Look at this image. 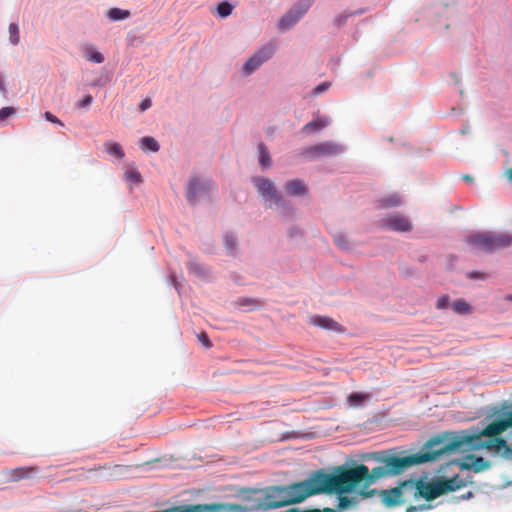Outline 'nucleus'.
I'll return each instance as SVG.
<instances>
[{
  "label": "nucleus",
  "instance_id": "nucleus-39",
  "mask_svg": "<svg viewBox=\"0 0 512 512\" xmlns=\"http://www.w3.org/2000/svg\"><path fill=\"white\" fill-rule=\"evenodd\" d=\"M44 117L49 122L63 126L62 121L60 119H58L55 115H53L51 112H45Z\"/></svg>",
  "mask_w": 512,
  "mask_h": 512
},
{
  "label": "nucleus",
  "instance_id": "nucleus-49",
  "mask_svg": "<svg viewBox=\"0 0 512 512\" xmlns=\"http://www.w3.org/2000/svg\"><path fill=\"white\" fill-rule=\"evenodd\" d=\"M190 269H191V270H193V271H195V272H196V271H198V267H197V265H196V264H194V263H191V264H190Z\"/></svg>",
  "mask_w": 512,
  "mask_h": 512
},
{
  "label": "nucleus",
  "instance_id": "nucleus-10",
  "mask_svg": "<svg viewBox=\"0 0 512 512\" xmlns=\"http://www.w3.org/2000/svg\"><path fill=\"white\" fill-rule=\"evenodd\" d=\"M254 184L259 194L265 200H272L275 204H280L283 202V197L270 179L256 178L254 179Z\"/></svg>",
  "mask_w": 512,
  "mask_h": 512
},
{
  "label": "nucleus",
  "instance_id": "nucleus-42",
  "mask_svg": "<svg viewBox=\"0 0 512 512\" xmlns=\"http://www.w3.org/2000/svg\"><path fill=\"white\" fill-rule=\"evenodd\" d=\"M468 277L471 279H486L487 275L482 272H470Z\"/></svg>",
  "mask_w": 512,
  "mask_h": 512
},
{
  "label": "nucleus",
  "instance_id": "nucleus-45",
  "mask_svg": "<svg viewBox=\"0 0 512 512\" xmlns=\"http://www.w3.org/2000/svg\"><path fill=\"white\" fill-rule=\"evenodd\" d=\"M347 19V15H339L335 18V22L338 24V25H341L343 24Z\"/></svg>",
  "mask_w": 512,
  "mask_h": 512
},
{
  "label": "nucleus",
  "instance_id": "nucleus-44",
  "mask_svg": "<svg viewBox=\"0 0 512 512\" xmlns=\"http://www.w3.org/2000/svg\"><path fill=\"white\" fill-rule=\"evenodd\" d=\"M311 511H316V512H340V510H338V508H324L323 510H320V509H311Z\"/></svg>",
  "mask_w": 512,
  "mask_h": 512
},
{
  "label": "nucleus",
  "instance_id": "nucleus-13",
  "mask_svg": "<svg viewBox=\"0 0 512 512\" xmlns=\"http://www.w3.org/2000/svg\"><path fill=\"white\" fill-rule=\"evenodd\" d=\"M409 490V487L402 486V483L391 489L380 490L379 495L382 503L386 507H396L403 503V491Z\"/></svg>",
  "mask_w": 512,
  "mask_h": 512
},
{
  "label": "nucleus",
  "instance_id": "nucleus-41",
  "mask_svg": "<svg viewBox=\"0 0 512 512\" xmlns=\"http://www.w3.org/2000/svg\"><path fill=\"white\" fill-rule=\"evenodd\" d=\"M151 105H152L151 100L146 98V99L142 100V102L140 103L139 109H140V111L143 112V111L147 110L148 108H150Z\"/></svg>",
  "mask_w": 512,
  "mask_h": 512
},
{
  "label": "nucleus",
  "instance_id": "nucleus-38",
  "mask_svg": "<svg viewBox=\"0 0 512 512\" xmlns=\"http://www.w3.org/2000/svg\"><path fill=\"white\" fill-rule=\"evenodd\" d=\"M329 87H330V84L328 82L321 83L313 89V94L319 95V94L323 93L324 91H326Z\"/></svg>",
  "mask_w": 512,
  "mask_h": 512
},
{
  "label": "nucleus",
  "instance_id": "nucleus-15",
  "mask_svg": "<svg viewBox=\"0 0 512 512\" xmlns=\"http://www.w3.org/2000/svg\"><path fill=\"white\" fill-rule=\"evenodd\" d=\"M211 187L210 181H200L197 178L190 179L186 188V197L192 204L195 203L198 195L205 194Z\"/></svg>",
  "mask_w": 512,
  "mask_h": 512
},
{
  "label": "nucleus",
  "instance_id": "nucleus-32",
  "mask_svg": "<svg viewBox=\"0 0 512 512\" xmlns=\"http://www.w3.org/2000/svg\"><path fill=\"white\" fill-rule=\"evenodd\" d=\"M16 113L15 108L7 106L0 109V122L5 121L8 117Z\"/></svg>",
  "mask_w": 512,
  "mask_h": 512
},
{
  "label": "nucleus",
  "instance_id": "nucleus-43",
  "mask_svg": "<svg viewBox=\"0 0 512 512\" xmlns=\"http://www.w3.org/2000/svg\"><path fill=\"white\" fill-rule=\"evenodd\" d=\"M502 456H504L505 458H508V459H512V448L509 447L507 444L502 452Z\"/></svg>",
  "mask_w": 512,
  "mask_h": 512
},
{
  "label": "nucleus",
  "instance_id": "nucleus-50",
  "mask_svg": "<svg viewBox=\"0 0 512 512\" xmlns=\"http://www.w3.org/2000/svg\"><path fill=\"white\" fill-rule=\"evenodd\" d=\"M505 299L512 302V294H508Z\"/></svg>",
  "mask_w": 512,
  "mask_h": 512
},
{
  "label": "nucleus",
  "instance_id": "nucleus-48",
  "mask_svg": "<svg viewBox=\"0 0 512 512\" xmlns=\"http://www.w3.org/2000/svg\"><path fill=\"white\" fill-rule=\"evenodd\" d=\"M506 174H507L509 181L512 182V168L507 170Z\"/></svg>",
  "mask_w": 512,
  "mask_h": 512
},
{
  "label": "nucleus",
  "instance_id": "nucleus-5",
  "mask_svg": "<svg viewBox=\"0 0 512 512\" xmlns=\"http://www.w3.org/2000/svg\"><path fill=\"white\" fill-rule=\"evenodd\" d=\"M474 250L492 252L512 244V235L506 233L477 232L466 238Z\"/></svg>",
  "mask_w": 512,
  "mask_h": 512
},
{
  "label": "nucleus",
  "instance_id": "nucleus-24",
  "mask_svg": "<svg viewBox=\"0 0 512 512\" xmlns=\"http://www.w3.org/2000/svg\"><path fill=\"white\" fill-rule=\"evenodd\" d=\"M108 16L112 20H124L130 17L128 10H122L120 8H112L108 11Z\"/></svg>",
  "mask_w": 512,
  "mask_h": 512
},
{
  "label": "nucleus",
  "instance_id": "nucleus-27",
  "mask_svg": "<svg viewBox=\"0 0 512 512\" xmlns=\"http://www.w3.org/2000/svg\"><path fill=\"white\" fill-rule=\"evenodd\" d=\"M85 56H86L87 60L94 62V63H102L104 61L103 55L100 52L95 51L91 47L86 49Z\"/></svg>",
  "mask_w": 512,
  "mask_h": 512
},
{
  "label": "nucleus",
  "instance_id": "nucleus-12",
  "mask_svg": "<svg viewBox=\"0 0 512 512\" xmlns=\"http://www.w3.org/2000/svg\"><path fill=\"white\" fill-rule=\"evenodd\" d=\"M509 428H512V410L504 412L502 418H497L488 424L482 434L486 436L500 435Z\"/></svg>",
  "mask_w": 512,
  "mask_h": 512
},
{
  "label": "nucleus",
  "instance_id": "nucleus-22",
  "mask_svg": "<svg viewBox=\"0 0 512 512\" xmlns=\"http://www.w3.org/2000/svg\"><path fill=\"white\" fill-rule=\"evenodd\" d=\"M401 204V198L397 194H392L387 197H384L380 200V206L382 208H392L397 207Z\"/></svg>",
  "mask_w": 512,
  "mask_h": 512
},
{
  "label": "nucleus",
  "instance_id": "nucleus-6",
  "mask_svg": "<svg viewBox=\"0 0 512 512\" xmlns=\"http://www.w3.org/2000/svg\"><path fill=\"white\" fill-rule=\"evenodd\" d=\"M359 486H361V489L357 490V491H356L357 487H353L351 490H348V491L332 490V491H322V493L337 494V496H338L337 497V499H338L337 508H338V510H340V512H342V511H346V510L355 508L359 504L360 498H362V499L369 498L377 492V490H375V489L367 490V488H364L363 484H360Z\"/></svg>",
  "mask_w": 512,
  "mask_h": 512
},
{
  "label": "nucleus",
  "instance_id": "nucleus-47",
  "mask_svg": "<svg viewBox=\"0 0 512 512\" xmlns=\"http://www.w3.org/2000/svg\"><path fill=\"white\" fill-rule=\"evenodd\" d=\"M462 179L468 183L473 182V177L471 175L465 174L462 176Z\"/></svg>",
  "mask_w": 512,
  "mask_h": 512
},
{
  "label": "nucleus",
  "instance_id": "nucleus-26",
  "mask_svg": "<svg viewBox=\"0 0 512 512\" xmlns=\"http://www.w3.org/2000/svg\"><path fill=\"white\" fill-rule=\"evenodd\" d=\"M368 397V394L351 393L347 397V401L350 404V406L357 407L360 406Z\"/></svg>",
  "mask_w": 512,
  "mask_h": 512
},
{
  "label": "nucleus",
  "instance_id": "nucleus-19",
  "mask_svg": "<svg viewBox=\"0 0 512 512\" xmlns=\"http://www.w3.org/2000/svg\"><path fill=\"white\" fill-rule=\"evenodd\" d=\"M438 483L443 494L455 491L465 486V482L458 476L452 477L450 479L438 480Z\"/></svg>",
  "mask_w": 512,
  "mask_h": 512
},
{
  "label": "nucleus",
  "instance_id": "nucleus-28",
  "mask_svg": "<svg viewBox=\"0 0 512 512\" xmlns=\"http://www.w3.org/2000/svg\"><path fill=\"white\" fill-rule=\"evenodd\" d=\"M259 162L262 166L270 165V155L264 144H259Z\"/></svg>",
  "mask_w": 512,
  "mask_h": 512
},
{
  "label": "nucleus",
  "instance_id": "nucleus-31",
  "mask_svg": "<svg viewBox=\"0 0 512 512\" xmlns=\"http://www.w3.org/2000/svg\"><path fill=\"white\" fill-rule=\"evenodd\" d=\"M125 179L129 182L139 183L141 182V175L135 169H129L125 172Z\"/></svg>",
  "mask_w": 512,
  "mask_h": 512
},
{
  "label": "nucleus",
  "instance_id": "nucleus-23",
  "mask_svg": "<svg viewBox=\"0 0 512 512\" xmlns=\"http://www.w3.org/2000/svg\"><path fill=\"white\" fill-rule=\"evenodd\" d=\"M452 309L457 314H466L471 311L470 305L463 299H458L453 302Z\"/></svg>",
  "mask_w": 512,
  "mask_h": 512
},
{
  "label": "nucleus",
  "instance_id": "nucleus-29",
  "mask_svg": "<svg viewBox=\"0 0 512 512\" xmlns=\"http://www.w3.org/2000/svg\"><path fill=\"white\" fill-rule=\"evenodd\" d=\"M9 40L13 45H17L20 41L19 27L16 23L9 25Z\"/></svg>",
  "mask_w": 512,
  "mask_h": 512
},
{
  "label": "nucleus",
  "instance_id": "nucleus-1",
  "mask_svg": "<svg viewBox=\"0 0 512 512\" xmlns=\"http://www.w3.org/2000/svg\"><path fill=\"white\" fill-rule=\"evenodd\" d=\"M458 445V442L442 444V439L437 436L430 439L424 449L417 454L401 455L392 449L366 454L363 459L373 461L375 466L371 470L364 464L354 467L345 465L336 467L331 473L335 490L348 491L353 487H359L360 484H363L364 488H368L380 479L402 474L413 465L434 461Z\"/></svg>",
  "mask_w": 512,
  "mask_h": 512
},
{
  "label": "nucleus",
  "instance_id": "nucleus-30",
  "mask_svg": "<svg viewBox=\"0 0 512 512\" xmlns=\"http://www.w3.org/2000/svg\"><path fill=\"white\" fill-rule=\"evenodd\" d=\"M232 9H233L232 5L228 2H221L217 6V12L221 17L229 16L232 12Z\"/></svg>",
  "mask_w": 512,
  "mask_h": 512
},
{
  "label": "nucleus",
  "instance_id": "nucleus-18",
  "mask_svg": "<svg viewBox=\"0 0 512 512\" xmlns=\"http://www.w3.org/2000/svg\"><path fill=\"white\" fill-rule=\"evenodd\" d=\"M284 189L290 196H304L308 188L306 184L300 179H292L285 183Z\"/></svg>",
  "mask_w": 512,
  "mask_h": 512
},
{
  "label": "nucleus",
  "instance_id": "nucleus-35",
  "mask_svg": "<svg viewBox=\"0 0 512 512\" xmlns=\"http://www.w3.org/2000/svg\"><path fill=\"white\" fill-rule=\"evenodd\" d=\"M197 338L199 342L206 348H210L212 346V343L208 337V335L205 332H202L197 335Z\"/></svg>",
  "mask_w": 512,
  "mask_h": 512
},
{
  "label": "nucleus",
  "instance_id": "nucleus-36",
  "mask_svg": "<svg viewBox=\"0 0 512 512\" xmlns=\"http://www.w3.org/2000/svg\"><path fill=\"white\" fill-rule=\"evenodd\" d=\"M449 304V297L447 295L441 296L436 302L437 309H445Z\"/></svg>",
  "mask_w": 512,
  "mask_h": 512
},
{
  "label": "nucleus",
  "instance_id": "nucleus-17",
  "mask_svg": "<svg viewBox=\"0 0 512 512\" xmlns=\"http://www.w3.org/2000/svg\"><path fill=\"white\" fill-rule=\"evenodd\" d=\"M309 323L314 326L320 327L322 329L334 331V332H338V333H342L345 330L341 324H339L334 319L327 317V316H319V315L312 316L309 320Z\"/></svg>",
  "mask_w": 512,
  "mask_h": 512
},
{
  "label": "nucleus",
  "instance_id": "nucleus-11",
  "mask_svg": "<svg viewBox=\"0 0 512 512\" xmlns=\"http://www.w3.org/2000/svg\"><path fill=\"white\" fill-rule=\"evenodd\" d=\"M380 225L395 232H409L413 227L410 219L400 214H391L381 219Z\"/></svg>",
  "mask_w": 512,
  "mask_h": 512
},
{
  "label": "nucleus",
  "instance_id": "nucleus-34",
  "mask_svg": "<svg viewBox=\"0 0 512 512\" xmlns=\"http://www.w3.org/2000/svg\"><path fill=\"white\" fill-rule=\"evenodd\" d=\"M224 245L229 251H234L236 247L235 239L232 235H225L224 237Z\"/></svg>",
  "mask_w": 512,
  "mask_h": 512
},
{
  "label": "nucleus",
  "instance_id": "nucleus-20",
  "mask_svg": "<svg viewBox=\"0 0 512 512\" xmlns=\"http://www.w3.org/2000/svg\"><path fill=\"white\" fill-rule=\"evenodd\" d=\"M329 124V120L326 118H320L310 121L303 127V131L307 133H314L325 128Z\"/></svg>",
  "mask_w": 512,
  "mask_h": 512
},
{
  "label": "nucleus",
  "instance_id": "nucleus-40",
  "mask_svg": "<svg viewBox=\"0 0 512 512\" xmlns=\"http://www.w3.org/2000/svg\"><path fill=\"white\" fill-rule=\"evenodd\" d=\"M481 462H483L482 458H476L471 463L461 462L459 465L462 469H471V468L475 467L476 464L481 463Z\"/></svg>",
  "mask_w": 512,
  "mask_h": 512
},
{
  "label": "nucleus",
  "instance_id": "nucleus-37",
  "mask_svg": "<svg viewBox=\"0 0 512 512\" xmlns=\"http://www.w3.org/2000/svg\"><path fill=\"white\" fill-rule=\"evenodd\" d=\"M92 102H93V97L91 95H87L82 100L77 102V106L79 108H86V107H89Z\"/></svg>",
  "mask_w": 512,
  "mask_h": 512
},
{
  "label": "nucleus",
  "instance_id": "nucleus-16",
  "mask_svg": "<svg viewBox=\"0 0 512 512\" xmlns=\"http://www.w3.org/2000/svg\"><path fill=\"white\" fill-rule=\"evenodd\" d=\"M38 467L34 466H25L18 467L14 469H6L3 474L7 477L8 482H18L23 479H29L35 476L38 473Z\"/></svg>",
  "mask_w": 512,
  "mask_h": 512
},
{
  "label": "nucleus",
  "instance_id": "nucleus-3",
  "mask_svg": "<svg viewBox=\"0 0 512 512\" xmlns=\"http://www.w3.org/2000/svg\"><path fill=\"white\" fill-rule=\"evenodd\" d=\"M263 489L243 488L237 497L241 503H211L180 505L181 512H250L265 510Z\"/></svg>",
  "mask_w": 512,
  "mask_h": 512
},
{
  "label": "nucleus",
  "instance_id": "nucleus-25",
  "mask_svg": "<svg viewBox=\"0 0 512 512\" xmlns=\"http://www.w3.org/2000/svg\"><path fill=\"white\" fill-rule=\"evenodd\" d=\"M104 146L109 154L114 155L119 159L124 157L122 147L118 143L106 142Z\"/></svg>",
  "mask_w": 512,
  "mask_h": 512
},
{
  "label": "nucleus",
  "instance_id": "nucleus-33",
  "mask_svg": "<svg viewBox=\"0 0 512 512\" xmlns=\"http://www.w3.org/2000/svg\"><path fill=\"white\" fill-rule=\"evenodd\" d=\"M334 242L341 249H347L349 246V242L344 235H335Z\"/></svg>",
  "mask_w": 512,
  "mask_h": 512
},
{
  "label": "nucleus",
  "instance_id": "nucleus-14",
  "mask_svg": "<svg viewBox=\"0 0 512 512\" xmlns=\"http://www.w3.org/2000/svg\"><path fill=\"white\" fill-rule=\"evenodd\" d=\"M342 147L333 142H323L311 146L305 150V154L315 157L335 156L342 152Z\"/></svg>",
  "mask_w": 512,
  "mask_h": 512
},
{
  "label": "nucleus",
  "instance_id": "nucleus-4",
  "mask_svg": "<svg viewBox=\"0 0 512 512\" xmlns=\"http://www.w3.org/2000/svg\"><path fill=\"white\" fill-rule=\"evenodd\" d=\"M482 432L483 430L475 434L454 435L449 441L445 442V444H454L458 442L459 445L453 449H449L447 453L455 450L464 451L466 450L464 446L485 447L488 450H493L495 452L502 453L504 448L506 447V440L501 437H498L499 435L486 436L483 435ZM442 444H444L443 441Z\"/></svg>",
  "mask_w": 512,
  "mask_h": 512
},
{
  "label": "nucleus",
  "instance_id": "nucleus-7",
  "mask_svg": "<svg viewBox=\"0 0 512 512\" xmlns=\"http://www.w3.org/2000/svg\"><path fill=\"white\" fill-rule=\"evenodd\" d=\"M402 486L409 487L415 496L419 495L427 501H432L443 495L438 480L431 483H423L422 481L406 480L402 482Z\"/></svg>",
  "mask_w": 512,
  "mask_h": 512
},
{
  "label": "nucleus",
  "instance_id": "nucleus-2",
  "mask_svg": "<svg viewBox=\"0 0 512 512\" xmlns=\"http://www.w3.org/2000/svg\"><path fill=\"white\" fill-rule=\"evenodd\" d=\"M335 490L331 473L323 470L313 472L304 481L286 486H271L263 489L265 510L300 503L312 495L322 491Z\"/></svg>",
  "mask_w": 512,
  "mask_h": 512
},
{
  "label": "nucleus",
  "instance_id": "nucleus-21",
  "mask_svg": "<svg viewBox=\"0 0 512 512\" xmlns=\"http://www.w3.org/2000/svg\"><path fill=\"white\" fill-rule=\"evenodd\" d=\"M140 147L142 150H150L152 152H157L159 150L158 142L150 136L143 137L140 140Z\"/></svg>",
  "mask_w": 512,
  "mask_h": 512
},
{
  "label": "nucleus",
  "instance_id": "nucleus-8",
  "mask_svg": "<svg viewBox=\"0 0 512 512\" xmlns=\"http://www.w3.org/2000/svg\"><path fill=\"white\" fill-rule=\"evenodd\" d=\"M311 5L312 0L299 1L280 18L278 22V28L282 31L290 29L302 18V16L308 11Z\"/></svg>",
  "mask_w": 512,
  "mask_h": 512
},
{
  "label": "nucleus",
  "instance_id": "nucleus-46",
  "mask_svg": "<svg viewBox=\"0 0 512 512\" xmlns=\"http://www.w3.org/2000/svg\"><path fill=\"white\" fill-rule=\"evenodd\" d=\"M0 93H2L3 95L6 94V87L4 85V82H3V79H2L1 75H0Z\"/></svg>",
  "mask_w": 512,
  "mask_h": 512
},
{
  "label": "nucleus",
  "instance_id": "nucleus-9",
  "mask_svg": "<svg viewBox=\"0 0 512 512\" xmlns=\"http://www.w3.org/2000/svg\"><path fill=\"white\" fill-rule=\"evenodd\" d=\"M275 51L273 45H267L258 50L253 56H251L243 65V73L245 75L252 74L258 67L265 63L271 58Z\"/></svg>",
  "mask_w": 512,
  "mask_h": 512
}]
</instances>
